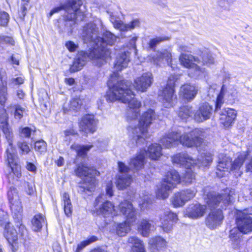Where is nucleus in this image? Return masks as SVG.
I'll list each match as a JSON object with an SVG mask.
<instances>
[{"label": "nucleus", "mask_w": 252, "mask_h": 252, "mask_svg": "<svg viewBox=\"0 0 252 252\" xmlns=\"http://www.w3.org/2000/svg\"><path fill=\"white\" fill-rule=\"evenodd\" d=\"M20 57L18 55H13L10 58V61L11 63L15 65H19Z\"/></svg>", "instance_id": "nucleus-61"}, {"label": "nucleus", "mask_w": 252, "mask_h": 252, "mask_svg": "<svg viewBox=\"0 0 252 252\" xmlns=\"http://www.w3.org/2000/svg\"><path fill=\"white\" fill-rule=\"evenodd\" d=\"M128 243L131 245L132 252H145L142 242L136 237H129Z\"/></svg>", "instance_id": "nucleus-37"}, {"label": "nucleus", "mask_w": 252, "mask_h": 252, "mask_svg": "<svg viewBox=\"0 0 252 252\" xmlns=\"http://www.w3.org/2000/svg\"><path fill=\"white\" fill-rule=\"evenodd\" d=\"M237 228L235 227L230 230L229 238L231 247L234 249H239L244 244L243 235Z\"/></svg>", "instance_id": "nucleus-28"}, {"label": "nucleus", "mask_w": 252, "mask_h": 252, "mask_svg": "<svg viewBox=\"0 0 252 252\" xmlns=\"http://www.w3.org/2000/svg\"><path fill=\"white\" fill-rule=\"evenodd\" d=\"M25 78L23 75L17 77L16 78H13L9 81V84L14 85H21L24 82Z\"/></svg>", "instance_id": "nucleus-56"}, {"label": "nucleus", "mask_w": 252, "mask_h": 252, "mask_svg": "<svg viewBox=\"0 0 252 252\" xmlns=\"http://www.w3.org/2000/svg\"><path fill=\"white\" fill-rule=\"evenodd\" d=\"M180 61L184 66L190 69L189 75L191 77H199L205 76L204 68H200L197 63H199V61L192 55L187 54H182L180 57Z\"/></svg>", "instance_id": "nucleus-12"}, {"label": "nucleus", "mask_w": 252, "mask_h": 252, "mask_svg": "<svg viewBox=\"0 0 252 252\" xmlns=\"http://www.w3.org/2000/svg\"><path fill=\"white\" fill-rule=\"evenodd\" d=\"M178 114L181 119L186 120L192 116L193 114L192 107L188 105L181 107Z\"/></svg>", "instance_id": "nucleus-42"}, {"label": "nucleus", "mask_w": 252, "mask_h": 252, "mask_svg": "<svg viewBox=\"0 0 252 252\" xmlns=\"http://www.w3.org/2000/svg\"><path fill=\"white\" fill-rule=\"evenodd\" d=\"M172 56L170 52L166 50L162 51H158L157 52L156 55L153 57V62L154 64L157 65H160V64L165 60L168 64L170 65L173 69H175V67L173 66L172 62Z\"/></svg>", "instance_id": "nucleus-31"}, {"label": "nucleus", "mask_w": 252, "mask_h": 252, "mask_svg": "<svg viewBox=\"0 0 252 252\" xmlns=\"http://www.w3.org/2000/svg\"><path fill=\"white\" fill-rule=\"evenodd\" d=\"M214 59L212 56L209 54L204 55L202 57V63L204 65L210 66L214 63Z\"/></svg>", "instance_id": "nucleus-53"}, {"label": "nucleus", "mask_w": 252, "mask_h": 252, "mask_svg": "<svg viewBox=\"0 0 252 252\" xmlns=\"http://www.w3.org/2000/svg\"><path fill=\"white\" fill-rule=\"evenodd\" d=\"M186 203V202L180 191L176 193L172 199V203L174 207H182Z\"/></svg>", "instance_id": "nucleus-44"}, {"label": "nucleus", "mask_w": 252, "mask_h": 252, "mask_svg": "<svg viewBox=\"0 0 252 252\" xmlns=\"http://www.w3.org/2000/svg\"><path fill=\"white\" fill-rule=\"evenodd\" d=\"M76 176L80 178L84 177L83 183L79 187L80 191L94 190L96 186L95 176L99 175V172L93 167H89L84 163L78 165L75 170Z\"/></svg>", "instance_id": "nucleus-7"}, {"label": "nucleus", "mask_w": 252, "mask_h": 252, "mask_svg": "<svg viewBox=\"0 0 252 252\" xmlns=\"http://www.w3.org/2000/svg\"><path fill=\"white\" fill-rule=\"evenodd\" d=\"M237 92L236 89L231 86L228 87L223 85L220 92L219 94L217 93V98L216 102L215 111L218 112L220 109L222 104L223 103V98L229 101L235 100L237 98Z\"/></svg>", "instance_id": "nucleus-16"}, {"label": "nucleus", "mask_w": 252, "mask_h": 252, "mask_svg": "<svg viewBox=\"0 0 252 252\" xmlns=\"http://www.w3.org/2000/svg\"><path fill=\"white\" fill-rule=\"evenodd\" d=\"M77 133V131L73 128L68 129L64 131V134L66 138L70 135H76Z\"/></svg>", "instance_id": "nucleus-63"}, {"label": "nucleus", "mask_w": 252, "mask_h": 252, "mask_svg": "<svg viewBox=\"0 0 252 252\" xmlns=\"http://www.w3.org/2000/svg\"><path fill=\"white\" fill-rule=\"evenodd\" d=\"M7 197L13 217L17 223L16 227L19 228V234L23 236L26 233L27 230L21 222L23 209L17 189L13 187H10L7 192Z\"/></svg>", "instance_id": "nucleus-6"}, {"label": "nucleus", "mask_w": 252, "mask_h": 252, "mask_svg": "<svg viewBox=\"0 0 252 252\" xmlns=\"http://www.w3.org/2000/svg\"><path fill=\"white\" fill-rule=\"evenodd\" d=\"M140 200L139 204L141 209L145 210L149 208V206L152 203V195L147 191L141 193L139 196Z\"/></svg>", "instance_id": "nucleus-40"}, {"label": "nucleus", "mask_w": 252, "mask_h": 252, "mask_svg": "<svg viewBox=\"0 0 252 252\" xmlns=\"http://www.w3.org/2000/svg\"><path fill=\"white\" fill-rule=\"evenodd\" d=\"M218 4L220 7L224 9L228 8L229 7L226 3V1L224 0H219Z\"/></svg>", "instance_id": "nucleus-64"}, {"label": "nucleus", "mask_w": 252, "mask_h": 252, "mask_svg": "<svg viewBox=\"0 0 252 252\" xmlns=\"http://www.w3.org/2000/svg\"><path fill=\"white\" fill-rule=\"evenodd\" d=\"M97 240V238L95 236H93L91 237L88 240L82 242L80 244L78 245L77 251H79L84 248L87 246L94 242Z\"/></svg>", "instance_id": "nucleus-50"}, {"label": "nucleus", "mask_w": 252, "mask_h": 252, "mask_svg": "<svg viewBox=\"0 0 252 252\" xmlns=\"http://www.w3.org/2000/svg\"><path fill=\"white\" fill-rule=\"evenodd\" d=\"M92 147V145H80L78 144H74L71 145V149L76 152L77 156L84 157Z\"/></svg>", "instance_id": "nucleus-41"}, {"label": "nucleus", "mask_w": 252, "mask_h": 252, "mask_svg": "<svg viewBox=\"0 0 252 252\" xmlns=\"http://www.w3.org/2000/svg\"><path fill=\"white\" fill-rule=\"evenodd\" d=\"M237 228L242 233L246 234L252 231V214L244 210L239 211L236 216Z\"/></svg>", "instance_id": "nucleus-15"}, {"label": "nucleus", "mask_w": 252, "mask_h": 252, "mask_svg": "<svg viewBox=\"0 0 252 252\" xmlns=\"http://www.w3.org/2000/svg\"><path fill=\"white\" fill-rule=\"evenodd\" d=\"M130 52L127 49L119 52L116 55L114 62V69L118 71L127 67L129 62Z\"/></svg>", "instance_id": "nucleus-25"}, {"label": "nucleus", "mask_w": 252, "mask_h": 252, "mask_svg": "<svg viewBox=\"0 0 252 252\" xmlns=\"http://www.w3.org/2000/svg\"><path fill=\"white\" fill-rule=\"evenodd\" d=\"M166 40H167V38L162 37H156V38H153L149 41V47L151 49H153L161 42Z\"/></svg>", "instance_id": "nucleus-51"}, {"label": "nucleus", "mask_w": 252, "mask_h": 252, "mask_svg": "<svg viewBox=\"0 0 252 252\" xmlns=\"http://www.w3.org/2000/svg\"><path fill=\"white\" fill-rule=\"evenodd\" d=\"M224 217L221 210H212L206 218V224L211 229H215L219 226L223 221Z\"/></svg>", "instance_id": "nucleus-19"}, {"label": "nucleus", "mask_w": 252, "mask_h": 252, "mask_svg": "<svg viewBox=\"0 0 252 252\" xmlns=\"http://www.w3.org/2000/svg\"><path fill=\"white\" fill-rule=\"evenodd\" d=\"M65 47L70 52H73L76 50L78 46L73 41H68L65 43Z\"/></svg>", "instance_id": "nucleus-58"}, {"label": "nucleus", "mask_w": 252, "mask_h": 252, "mask_svg": "<svg viewBox=\"0 0 252 252\" xmlns=\"http://www.w3.org/2000/svg\"><path fill=\"white\" fill-rule=\"evenodd\" d=\"M17 146L20 150V154L21 155H26L30 151V149L27 142L25 141L18 142Z\"/></svg>", "instance_id": "nucleus-49"}, {"label": "nucleus", "mask_w": 252, "mask_h": 252, "mask_svg": "<svg viewBox=\"0 0 252 252\" xmlns=\"http://www.w3.org/2000/svg\"><path fill=\"white\" fill-rule=\"evenodd\" d=\"M220 123L225 127H228L233 123L237 116L236 111L232 108H226L219 112Z\"/></svg>", "instance_id": "nucleus-24"}, {"label": "nucleus", "mask_w": 252, "mask_h": 252, "mask_svg": "<svg viewBox=\"0 0 252 252\" xmlns=\"http://www.w3.org/2000/svg\"><path fill=\"white\" fill-rule=\"evenodd\" d=\"M247 156V154L246 152L240 153L237 158L234 160L231 164L230 170L234 173L235 176H240L242 172L241 170V167L242 166Z\"/></svg>", "instance_id": "nucleus-32"}, {"label": "nucleus", "mask_w": 252, "mask_h": 252, "mask_svg": "<svg viewBox=\"0 0 252 252\" xmlns=\"http://www.w3.org/2000/svg\"><path fill=\"white\" fill-rule=\"evenodd\" d=\"M82 2L81 0H67L63 4H61L52 9L49 14V17H51L54 14L64 10L65 11V17L66 20L71 22L70 25L75 24L78 21H82L85 17V13L80 7L82 6Z\"/></svg>", "instance_id": "nucleus-5"}, {"label": "nucleus", "mask_w": 252, "mask_h": 252, "mask_svg": "<svg viewBox=\"0 0 252 252\" xmlns=\"http://www.w3.org/2000/svg\"><path fill=\"white\" fill-rule=\"evenodd\" d=\"M103 27L100 19H95L93 22L87 24L83 29L81 33L85 43H90L93 46L92 50H97L96 54L100 59L99 64H103L110 58L111 52L107 45H112L116 40V36Z\"/></svg>", "instance_id": "nucleus-3"}, {"label": "nucleus", "mask_w": 252, "mask_h": 252, "mask_svg": "<svg viewBox=\"0 0 252 252\" xmlns=\"http://www.w3.org/2000/svg\"><path fill=\"white\" fill-rule=\"evenodd\" d=\"M111 21L115 28L121 31H127L138 27L140 25V21L138 19H134L128 24H125L121 20H116L113 16L111 17Z\"/></svg>", "instance_id": "nucleus-29"}, {"label": "nucleus", "mask_w": 252, "mask_h": 252, "mask_svg": "<svg viewBox=\"0 0 252 252\" xmlns=\"http://www.w3.org/2000/svg\"><path fill=\"white\" fill-rule=\"evenodd\" d=\"M224 192V193L220 194L212 191L206 194L204 199L208 207L211 209L218 207L224 209L229 205L232 200V191L226 189Z\"/></svg>", "instance_id": "nucleus-10"}, {"label": "nucleus", "mask_w": 252, "mask_h": 252, "mask_svg": "<svg viewBox=\"0 0 252 252\" xmlns=\"http://www.w3.org/2000/svg\"><path fill=\"white\" fill-rule=\"evenodd\" d=\"M119 208L120 212L126 217V220L118 225L117 233L120 236H124L130 231V226L135 221V209L132 204L127 200L122 202Z\"/></svg>", "instance_id": "nucleus-8"}, {"label": "nucleus", "mask_w": 252, "mask_h": 252, "mask_svg": "<svg viewBox=\"0 0 252 252\" xmlns=\"http://www.w3.org/2000/svg\"><path fill=\"white\" fill-rule=\"evenodd\" d=\"M109 90L106 94L107 101L116 100L128 104L127 120L129 126L127 130L133 142L137 145L144 143L148 137V128L156 119L154 111L149 109L144 113L139 120H137L140 113L141 103L134 97L135 94L131 90V83L122 80L118 72H114L107 82Z\"/></svg>", "instance_id": "nucleus-1"}, {"label": "nucleus", "mask_w": 252, "mask_h": 252, "mask_svg": "<svg viewBox=\"0 0 252 252\" xmlns=\"http://www.w3.org/2000/svg\"><path fill=\"white\" fill-rule=\"evenodd\" d=\"M145 155L153 160H158L162 155L160 145L157 143L151 144L149 146L148 151H145Z\"/></svg>", "instance_id": "nucleus-34"}, {"label": "nucleus", "mask_w": 252, "mask_h": 252, "mask_svg": "<svg viewBox=\"0 0 252 252\" xmlns=\"http://www.w3.org/2000/svg\"><path fill=\"white\" fill-rule=\"evenodd\" d=\"M9 16L4 11L0 12V26H5L9 22Z\"/></svg>", "instance_id": "nucleus-52"}, {"label": "nucleus", "mask_w": 252, "mask_h": 252, "mask_svg": "<svg viewBox=\"0 0 252 252\" xmlns=\"http://www.w3.org/2000/svg\"><path fill=\"white\" fill-rule=\"evenodd\" d=\"M137 36L135 35V34L131 35L129 37L128 42L126 45V48L128 49L130 51V54L131 52H133V53L136 55V42L137 40Z\"/></svg>", "instance_id": "nucleus-45"}, {"label": "nucleus", "mask_w": 252, "mask_h": 252, "mask_svg": "<svg viewBox=\"0 0 252 252\" xmlns=\"http://www.w3.org/2000/svg\"><path fill=\"white\" fill-rule=\"evenodd\" d=\"M0 229H4V236L13 249L18 239V232L13 226H11L8 215L3 211H1V213H0Z\"/></svg>", "instance_id": "nucleus-13"}, {"label": "nucleus", "mask_w": 252, "mask_h": 252, "mask_svg": "<svg viewBox=\"0 0 252 252\" xmlns=\"http://www.w3.org/2000/svg\"><path fill=\"white\" fill-rule=\"evenodd\" d=\"M180 192L187 202L194 198L196 194L197 190L195 188L188 189L182 190Z\"/></svg>", "instance_id": "nucleus-43"}, {"label": "nucleus", "mask_w": 252, "mask_h": 252, "mask_svg": "<svg viewBox=\"0 0 252 252\" xmlns=\"http://www.w3.org/2000/svg\"><path fill=\"white\" fill-rule=\"evenodd\" d=\"M14 41L12 37L8 36H0V51L3 50L5 44L13 45Z\"/></svg>", "instance_id": "nucleus-46"}, {"label": "nucleus", "mask_w": 252, "mask_h": 252, "mask_svg": "<svg viewBox=\"0 0 252 252\" xmlns=\"http://www.w3.org/2000/svg\"><path fill=\"white\" fill-rule=\"evenodd\" d=\"M206 207L199 203L189 204L184 211V215L192 219H197L204 216Z\"/></svg>", "instance_id": "nucleus-22"}, {"label": "nucleus", "mask_w": 252, "mask_h": 252, "mask_svg": "<svg viewBox=\"0 0 252 252\" xmlns=\"http://www.w3.org/2000/svg\"><path fill=\"white\" fill-rule=\"evenodd\" d=\"M153 81L152 74L151 72H146L135 79L133 86L136 90L144 92L151 86Z\"/></svg>", "instance_id": "nucleus-21"}, {"label": "nucleus", "mask_w": 252, "mask_h": 252, "mask_svg": "<svg viewBox=\"0 0 252 252\" xmlns=\"http://www.w3.org/2000/svg\"><path fill=\"white\" fill-rule=\"evenodd\" d=\"M62 196V205L63 206L64 213L67 217H69L72 215V206L69 194L66 192H64Z\"/></svg>", "instance_id": "nucleus-39"}, {"label": "nucleus", "mask_w": 252, "mask_h": 252, "mask_svg": "<svg viewBox=\"0 0 252 252\" xmlns=\"http://www.w3.org/2000/svg\"><path fill=\"white\" fill-rule=\"evenodd\" d=\"M201 133V130L196 128L189 134L181 135L180 131L171 130L165 134L161 138L160 142L167 148L175 146L179 143L188 147L195 146L199 148L203 144L202 139L200 137Z\"/></svg>", "instance_id": "nucleus-4"}, {"label": "nucleus", "mask_w": 252, "mask_h": 252, "mask_svg": "<svg viewBox=\"0 0 252 252\" xmlns=\"http://www.w3.org/2000/svg\"><path fill=\"white\" fill-rule=\"evenodd\" d=\"M34 149L40 153L45 152L47 149V144L42 140L37 141L34 144Z\"/></svg>", "instance_id": "nucleus-47"}, {"label": "nucleus", "mask_w": 252, "mask_h": 252, "mask_svg": "<svg viewBox=\"0 0 252 252\" xmlns=\"http://www.w3.org/2000/svg\"><path fill=\"white\" fill-rule=\"evenodd\" d=\"M142 236L147 237L151 232L155 229V226L150 222V221L143 219L142 220L138 227Z\"/></svg>", "instance_id": "nucleus-36"}, {"label": "nucleus", "mask_w": 252, "mask_h": 252, "mask_svg": "<svg viewBox=\"0 0 252 252\" xmlns=\"http://www.w3.org/2000/svg\"><path fill=\"white\" fill-rule=\"evenodd\" d=\"M103 195L98 196L95 200L94 206L96 214L104 218H112L117 215L113 204L109 201L103 202Z\"/></svg>", "instance_id": "nucleus-14"}, {"label": "nucleus", "mask_w": 252, "mask_h": 252, "mask_svg": "<svg viewBox=\"0 0 252 252\" xmlns=\"http://www.w3.org/2000/svg\"><path fill=\"white\" fill-rule=\"evenodd\" d=\"M98 51L97 50L91 49L88 52L81 51L79 52L73 62V64L70 66V71L76 72L81 70L89 59L94 60L97 65H102V64H99L100 59L99 55L96 54V52Z\"/></svg>", "instance_id": "nucleus-11"}, {"label": "nucleus", "mask_w": 252, "mask_h": 252, "mask_svg": "<svg viewBox=\"0 0 252 252\" xmlns=\"http://www.w3.org/2000/svg\"><path fill=\"white\" fill-rule=\"evenodd\" d=\"M34 131V130L29 127H25L21 128L20 133L23 136L29 138L30 137L32 132Z\"/></svg>", "instance_id": "nucleus-57"}, {"label": "nucleus", "mask_w": 252, "mask_h": 252, "mask_svg": "<svg viewBox=\"0 0 252 252\" xmlns=\"http://www.w3.org/2000/svg\"><path fill=\"white\" fill-rule=\"evenodd\" d=\"M230 161V158L223 154H220L219 155V161L216 170V174L218 177H222L228 172Z\"/></svg>", "instance_id": "nucleus-27"}, {"label": "nucleus", "mask_w": 252, "mask_h": 252, "mask_svg": "<svg viewBox=\"0 0 252 252\" xmlns=\"http://www.w3.org/2000/svg\"><path fill=\"white\" fill-rule=\"evenodd\" d=\"M25 112V109L19 105H17L15 107L14 113V117L16 119L20 120L23 116V114Z\"/></svg>", "instance_id": "nucleus-54"}, {"label": "nucleus", "mask_w": 252, "mask_h": 252, "mask_svg": "<svg viewBox=\"0 0 252 252\" xmlns=\"http://www.w3.org/2000/svg\"><path fill=\"white\" fill-rule=\"evenodd\" d=\"M145 150H140L137 154L130 158L129 162L130 168L134 171H137L142 169L144 165Z\"/></svg>", "instance_id": "nucleus-30"}, {"label": "nucleus", "mask_w": 252, "mask_h": 252, "mask_svg": "<svg viewBox=\"0 0 252 252\" xmlns=\"http://www.w3.org/2000/svg\"><path fill=\"white\" fill-rule=\"evenodd\" d=\"M149 245L152 252H156L165 249L167 246V242L164 239L161 237H156L149 240Z\"/></svg>", "instance_id": "nucleus-33"}, {"label": "nucleus", "mask_w": 252, "mask_h": 252, "mask_svg": "<svg viewBox=\"0 0 252 252\" xmlns=\"http://www.w3.org/2000/svg\"><path fill=\"white\" fill-rule=\"evenodd\" d=\"M213 154L210 152L201 153L197 160L194 159L185 153H179L172 158L174 164L187 168L184 176L181 178L178 173L174 170L168 171L164 176L160 184L157 186L156 191L158 198L164 199L169 195V192L173 189L181 181L189 184L194 179V174L191 169L194 164L199 167H207L213 161Z\"/></svg>", "instance_id": "nucleus-2"}, {"label": "nucleus", "mask_w": 252, "mask_h": 252, "mask_svg": "<svg viewBox=\"0 0 252 252\" xmlns=\"http://www.w3.org/2000/svg\"><path fill=\"white\" fill-rule=\"evenodd\" d=\"M118 165L120 174L118 175L116 186L119 189H123L131 184L132 179L128 174L130 169L122 162H118Z\"/></svg>", "instance_id": "nucleus-17"}, {"label": "nucleus", "mask_w": 252, "mask_h": 252, "mask_svg": "<svg viewBox=\"0 0 252 252\" xmlns=\"http://www.w3.org/2000/svg\"><path fill=\"white\" fill-rule=\"evenodd\" d=\"M106 191L107 195L112 196L113 195V184L112 181L109 182L106 186Z\"/></svg>", "instance_id": "nucleus-59"}, {"label": "nucleus", "mask_w": 252, "mask_h": 252, "mask_svg": "<svg viewBox=\"0 0 252 252\" xmlns=\"http://www.w3.org/2000/svg\"><path fill=\"white\" fill-rule=\"evenodd\" d=\"M32 228L34 231H39L46 223L44 217L40 214L35 215L32 220Z\"/></svg>", "instance_id": "nucleus-38"}, {"label": "nucleus", "mask_w": 252, "mask_h": 252, "mask_svg": "<svg viewBox=\"0 0 252 252\" xmlns=\"http://www.w3.org/2000/svg\"><path fill=\"white\" fill-rule=\"evenodd\" d=\"M178 220L177 215L171 212L169 209L165 210L160 218L161 227L165 232H168L172 229L173 223Z\"/></svg>", "instance_id": "nucleus-20"}, {"label": "nucleus", "mask_w": 252, "mask_h": 252, "mask_svg": "<svg viewBox=\"0 0 252 252\" xmlns=\"http://www.w3.org/2000/svg\"><path fill=\"white\" fill-rule=\"evenodd\" d=\"M178 75H172L168 80L166 86L158 92V98L165 108L172 107L177 102V95L175 94V84L179 79Z\"/></svg>", "instance_id": "nucleus-9"}, {"label": "nucleus", "mask_w": 252, "mask_h": 252, "mask_svg": "<svg viewBox=\"0 0 252 252\" xmlns=\"http://www.w3.org/2000/svg\"><path fill=\"white\" fill-rule=\"evenodd\" d=\"M198 92L197 88L189 84L183 85L180 90V96L188 101L192 100L195 97Z\"/></svg>", "instance_id": "nucleus-26"}, {"label": "nucleus", "mask_w": 252, "mask_h": 252, "mask_svg": "<svg viewBox=\"0 0 252 252\" xmlns=\"http://www.w3.org/2000/svg\"><path fill=\"white\" fill-rule=\"evenodd\" d=\"M26 168L27 170L32 173H35L36 171V167L34 164L31 162H27Z\"/></svg>", "instance_id": "nucleus-62"}, {"label": "nucleus", "mask_w": 252, "mask_h": 252, "mask_svg": "<svg viewBox=\"0 0 252 252\" xmlns=\"http://www.w3.org/2000/svg\"><path fill=\"white\" fill-rule=\"evenodd\" d=\"M24 186L25 187V191L28 194L32 195L33 193L34 189L32 183L25 182Z\"/></svg>", "instance_id": "nucleus-55"}, {"label": "nucleus", "mask_w": 252, "mask_h": 252, "mask_svg": "<svg viewBox=\"0 0 252 252\" xmlns=\"http://www.w3.org/2000/svg\"><path fill=\"white\" fill-rule=\"evenodd\" d=\"M212 111V107L208 103H203L194 113L193 119L198 123L205 121L210 118Z\"/></svg>", "instance_id": "nucleus-23"}, {"label": "nucleus", "mask_w": 252, "mask_h": 252, "mask_svg": "<svg viewBox=\"0 0 252 252\" xmlns=\"http://www.w3.org/2000/svg\"><path fill=\"white\" fill-rule=\"evenodd\" d=\"M97 121L94 119V116L86 115L84 116L79 123V128L80 131L87 134L88 133H94L96 130Z\"/></svg>", "instance_id": "nucleus-18"}, {"label": "nucleus", "mask_w": 252, "mask_h": 252, "mask_svg": "<svg viewBox=\"0 0 252 252\" xmlns=\"http://www.w3.org/2000/svg\"><path fill=\"white\" fill-rule=\"evenodd\" d=\"M152 1L159 6L161 8H165L167 7V0H151Z\"/></svg>", "instance_id": "nucleus-60"}, {"label": "nucleus", "mask_w": 252, "mask_h": 252, "mask_svg": "<svg viewBox=\"0 0 252 252\" xmlns=\"http://www.w3.org/2000/svg\"><path fill=\"white\" fill-rule=\"evenodd\" d=\"M83 104V100L79 97L72 98L69 103L64 104L63 110L65 113L71 111H77Z\"/></svg>", "instance_id": "nucleus-35"}, {"label": "nucleus", "mask_w": 252, "mask_h": 252, "mask_svg": "<svg viewBox=\"0 0 252 252\" xmlns=\"http://www.w3.org/2000/svg\"><path fill=\"white\" fill-rule=\"evenodd\" d=\"M29 1L30 0H22L21 7L19 11V16L21 19H23L26 14Z\"/></svg>", "instance_id": "nucleus-48"}]
</instances>
